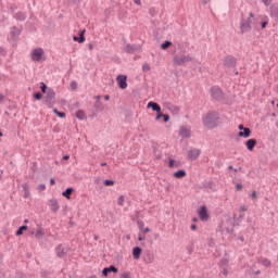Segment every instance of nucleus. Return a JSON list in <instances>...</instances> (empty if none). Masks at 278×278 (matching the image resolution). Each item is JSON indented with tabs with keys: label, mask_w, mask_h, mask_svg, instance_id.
<instances>
[{
	"label": "nucleus",
	"mask_w": 278,
	"mask_h": 278,
	"mask_svg": "<svg viewBox=\"0 0 278 278\" xmlns=\"http://www.w3.org/2000/svg\"><path fill=\"white\" fill-rule=\"evenodd\" d=\"M217 124H218L217 112L207 113L203 117V125L206 126L207 129H214V127H216Z\"/></svg>",
	"instance_id": "nucleus-1"
},
{
	"label": "nucleus",
	"mask_w": 278,
	"mask_h": 278,
	"mask_svg": "<svg viewBox=\"0 0 278 278\" xmlns=\"http://www.w3.org/2000/svg\"><path fill=\"white\" fill-rule=\"evenodd\" d=\"M254 17L255 15L253 13H250V17L241 20V25H240L241 34H247V31H251V23H253Z\"/></svg>",
	"instance_id": "nucleus-2"
},
{
	"label": "nucleus",
	"mask_w": 278,
	"mask_h": 278,
	"mask_svg": "<svg viewBox=\"0 0 278 278\" xmlns=\"http://www.w3.org/2000/svg\"><path fill=\"white\" fill-rule=\"evenodd\" d=\"M188 62H192V56L189 54H177L174 56V64H177V66H186Z\"/></svg>",
	"instance_id": "nucleus-3"
},
{
	"label": "nucleus",
	"mask_w": 278,
	"mask_h": 278,
	"mask_svg": "<svg viewBox=\"0 0 278 278\" xmlns=\"http://www.w3.org/2000/svg\"><path fill=\"white\" fill-rule=\"evenodd\" d=\"M30 60H33V62H42L46 60L45 50H42V48L34 49L30 53Z\"/></svg>",
	"instance_id": "nucleus-4"
},
{
	"label": "nucleus",
	"mask_w": 278,
	"mask_h": 278,
	"mask_svg": "<svg viewBox=\"0 0 278 278\" xmlns=\"http://www.w3.org/2000/svg\"><path fill=\"white\" fill-rule=\"evenodd\" d=\"M45 103L48 108H53L55 105V91L53 89L49 88L47 90Z\"/></svg>",
	"instance_id": "nucleus-5"
},
{
	"label": "nucleus",
	"mask_w": 278,
	"mask_h": 278,
	"mask_svg": "<svg viewBox=\"0 0 278 278\" xmlns=\"http://www.w3.org/2000/svg\"><path fill=\"white\" fill-rule=\"evenodd\" d=\"M94 100V108L97 112H105V110H108V105L103 104V102L101 101V96H96Z\"/></svg>",
	"instance_id": "nucleus-6"
},
{
	"label": "nucleus",
	"mask_w": 278,
	"mask_h": 278,
	"mask_svg": "<svg viewBox=\"0 0 278 278\" xmlns=\"http://www.w3.org/2000/svg\"><path fill=\"white\" fill-rule=\"evenodd\" d=\"M116 81L122 90H125L127 88V76L118 75Z\"/></svg>",
	"instance_id": "nucleus-7"
},
{
	"label": "nucleus",
	"mask_w": 278,
	"mask_h": 278,
	"mask_svg": "<svg viewBox=\"0 0 278 278\" xmlns=\"http://www.w3.org/2000/svg\"><path fill=\"white\" fill-rule=\"evenodd\" d=\"M178 134L180 138H190L191 136L190 126H181Z\"/></svg>",
	"instance_id": "nucleus-8"
},
{
	"label": "nucleus",
	"mask_w": 278,
	"mask_h": 278,
	"mask_svg": "<svg viewBox=\"0 0 278 278\" xmlns=\"http://www.w3.org/2000/svg\"><path fill=\"white\" fill-rule=\"evenodd\" d=\"M211 93L213 99H216L217 101H219V99H223V90L218 87H213L211 89Z\"/></svg>",
	"instance_id": "nucleus-9"
},
{
	"label": "nucleus",
	"mask_w": 278,
	"mask_h": 278,
	"mask_svg": "<svg viewBox=\"0 0 278 278\" xmlns=\"http://www.w3.org/2000/svg\"><path fill=\"white\" fill-rule=\"evenodd\" d=\"M201 220H207L210 218V214L207 213V206L203 205L198 212Z\"/></svg>",
	"instance_id": "nucleus-10"
},
{
	"label": "nucleus",
	"mask_w": 278,
	"mask_h": 278,
	"mask_svg": "<svg viewBox=\"0 0 278 278\" xmlns=\"http://www.w3.org/2000/svg\"><path fill=\"white\" fill-rule=\"evenodd\" d=\"M199 155H201V150L199 149H191L188 151L189 160H197L199 159Z\"/></svg>",
	"instance_id": "nucleus-11"
},
{
	"label": "nucleus",
	"mask_w": 278,
	"mask_h": 278,
	"mask_svg": "<svg viewBox=\"0 0 278 278\" xmlns=\"http://www.w3.org/2000/svg\"><path fill=\"white\" fill-rule=\"evenodd\" d=\"M49 207H50L51 212L56 214L58 210H60V204L58 203V200H55V199L49 200Z\"/></svg>",
	"instance_id": "nucleus-12"
},
{
	"label": "nucleus",
	"mask_w": 278,
	"mask_h": 278,
	"mask_svg": "<svg viewBox=\"0 0 278 278\" xmlns=\"http://www.w3.org/2000/svg\"><path fill=\"white\" fill-rule=\"evenodd\" d=\"M224 66H226V68H233V66H236V59L233 56L226 58Z\"/></svg>",
	"instance_id": "nucleus-13"
},
{
	"label": "nucleus",
	"mask_w": 278,
	"mask_h": 278,
	"mask_svg": "<svg viewBox=\"0 0 278 278\" xmlns=\"http://www.w3.org/2000/svg\"><path fill=\"white\" fill-rule=\"evenodd\" d=\"M67 253H68V249H66V248H64L62 245H59L56 248V255H58V257H65Z\"/></svg>",
	"instance_id": "nucleus-14"
},
{
	"label": "nucleus",
	"mask_w": 278,
	"mask_h": 278,
	"mask_svg": "<svg viewBox=\"0 0 278 278\" xmlns=\"http://www.w3.org/2000/svg\"><path fill=\"white\" fill-rule=\"evenodd\" d=\"M110 273H118V268H116L115 266L111 265L110 267H105L102 270L103 277H108V275H110Z\"/></svg>",
	"instance_id": "nucleus-15"
},
{
	"label": "nucleus",
	"mask_w": 278,
	"mask_h": 278,
	"mask_svg": "<svg viewBox=\"0 0 278 278\" xmlns=\"http://www.w3.org/2000/svg\"><path fill=\"white\" fill-rule=\"evenodd\" d=\"M42 236H45V229H42V227H40V225H37L35 228V238H37V240H40V238H42Z\"/></svg>",
	"instance_id": "nucleus-16"
},
{
	"label": "nucleus",
	"mask_w": 278,
	"mask_h": 278,
	"mask_svg": "<svg viewBox=\"0 0 278 278\" xmlns=\"http://www.w3.org/2000/svg\"><path fill=\"white\" fill-rule=\"evenodd\" d=\"M85 34H86V29H83V30L79 33V37L74 36V37H73V40H74L75 42H79V43L86 42V37L84 36Z\"/></svg>",
	"instance_id": "nucleus-17"
},
{
	"label": "nucleus",
	"mask_w": 278,
	"mask_h": 278,
	"mask_svg": "<svg viewBox=\"0 0 278 278\" xmlns=\"http://www.w3.org/2000/svg\"><path fill=\"white\" fill-rule=\"evenodd\" d=\"M257 144V140L255 139H249L247 142H245V146H247V149L248 151H253V149H255V146Z\"/></svg>",
	"instance_id": "nucleus-18"
},
{
	"label": "nucleus",
	"mask_w": 278,
	"mask_h": 278,
	"mask_svg": "<svg viewBox=\"0 0 278 278\" xmlns=\"http://www.w3.org/2000/svg\"><path fill=\"white\" fill-rule=\"evenodd\" d=\"M141 254H142V249L140 247H136V248L132 249L134 260H140Z\"/></svg>",
	"instance_id": "nucleus-19"
},
{
	"label": "nucleus",
	"mask_w": 278,
	"mask_h": 278,
	"mask_svg": "<svg viewBox=\"0 0 278 278\" xmlns=\"http://www.w3.org/2000/svg\"><path fill=\"white\" fill-rule=\"evenodd\" d=\"M148 108H151L153 112H162V106H160L157 102H153V101L149 102Z\"/></svg>",
	"instance_id": "nucleus-20"
},
{
	"label": "nucleus",
	"mask_w": 278,
	"mask_h": 278,
	"mask_svg": "<svg viewBox=\"0 0 278 278\" xmlns=\"http://www.w3.org/2000/svg\"><path fill=\"white\" fill-rule=\"evenodd\" d=\"M186 172L184 169H179L173 174L174 179H184L186 177Z\"/></svg>",
	"instance_id": "nucleus-21"
},
{
	"label": "nucleus",
	"mask_w": 278,
	"mask_h": 278,
	"mask_svg": "<svg viewBox=\"0 0 278 278\" xmlns=\"http://www.w3.org/2000/svg\"><path fill=\"white\" fill-rule=\"evenodd\" d=\"M239 138H251V128H245L238 132Z\"/></svg>",
	"instance_id": "nucleus-22"
},
{
	"label": "nucleus",
	"mask_w": 278,
	"mask_h": 278,
	"mask_svg": "<svg viewBox=\"0 0 278 278\" xmlns=\"http://www.w3.org/2000/svg\"><path fill=\"white\" fill-rule=\"evenodd\" d=\"M181 166V163L179 161H175L173 159H169L168 161V167L169 168H179Z\"/></svg>",
	"instance_id": "nucleus-23"
},
{
	"label": "nucleus",
	"mask_w": 278,
	"mask_h": 278,
	"mask_svg": "<svg viewBox=\"0 0 278 278\" xmlns=\"http://www.w3.org/2000/svg\"><path fill=\"white\" fill-rule=\"evenodd\" d=\"M73 188H67L65 191L62 192V195L65 197V199H71V194H73Z\"/></svg>",
	"instance_id": "nucleus-24"
},
{
	"label": "nucleus",
	"mask_w": 278,
	"mask_h": 278,
	"mask_svg": "<svg viewBox=\"0 0 278 278\" xmlns=\"http://www.w3.org/2000/svg\"><path fill=\"white\" fill-rule=\"evenodd\" d=\"M22 188L24 190V197H25V199H27V197H29V185L24 184V185H22Z\"/></svg>",
	"instance_id": "nucleus-25"
},
{
	"label": "nucleus",
	"mask_w": 278,
	"mask_h": 278,
	"mask_svg": "<svg viewBox=\"0 0 278 278\" xmlns=\"http://www.w3.org/2000/svg\"><path fill=\"white\" fill-rule=\"evenodd\" d=\"M168 47H173V42H170V41H165V42H163V43L161 45V49H162L163 51H166V49H168Z\"/></svg>",
	"instance_id": "nucleus-26"
},
{
	"label": "nucleus",
	"mask_w": 278,
	"mask_h": 278,
	"mask_svg": "<svg viewBox=\"0 0 278 278\" xmlns=\"http://www.w3.org/2000/svg\"><path fill=\"white\" fill-rule=\"evenodd\" d=\"M53 113L56 114L60 118H66V113L58 111V109H53Z\"/></svg>",
	"instance_id": "nucleus-27"
},
{
	"label": "nucleus",
	"mask_w": 278,
	"mask_h": 278,
	"mask_svg": "<svg viewBox=\"0 0 278 278\" xmlns=\"http://www.w3.org/2000/svg\"><path fill=\"white\" fill-rule=\"evenodd\" d=\"M27 231V226H21L17 230H16V236H23V232Z\"/></svg>",
	"instance_id": "nucleus-28"
},
{
	"label": "nucleus",
	"mask_w": 278,
	"mask_h": 278,
	"mask_svg": "<svg viewBox=\"0 0 278 278\" xmlns=\"http://www.w3.org/2000/svg\"><path fill=\"white\" fill-rule=\"evenodd\" d=\"M76 116L79 118V121H84V118H86V113L84 111H78Z\"/></svg>",
	"instance_id": "nucleus-29"
},
{
	"label": "nucleus",
	"mask_w": 278,
	"mask_h": 278,
	"mask_svg": "<svg viewBox=\"0 0 278 278\" xmlns=\"http://www.w3.org/2000/svg\"><path fill=\"white\" fill-rule=\"evenodd\" d=\"M126 53H134V51H136V49L134 48V46L131 45H127L125 48Z\"/></svg>",
	"instance_id": "nucleus-30"
},
{
	"label": "nucleus",
	"mask_w": 278,
	"mask_h": 278,
	"mask_svg": "<svg viewBox=\"0 0 278 278\" xmlns=\"http://www.w3.org/2000/svg\"><path fill=\"white\" fill-rule=\"evenodd\" d=\"M117 205L124 206L125 205V195H121L117 200Z\"/></svg>",
	"instance_id": "nucleus-31"
},
{
	"label": "nucleus",
	"mask_w": 278,
	"mask_h": 278,
	"mask_svg": "<svg viewBox=\"0 0 278 278\" xmlns=\"http://www.w3.org/2000/svg\"><path fill=\"white\" fill-rule=\"evenodd\" d=\"M142 71L143 73H149V71H151V65H149V63H144L142 65Z\"/></svg>",
	"instance_id": "nucleus-32"
},
{
	"label": "nucleus",
	"mask_w": 278,
	"mask_h": 278,
	"mask_svg": "<svg viewBox=\"0 0 278 278\" xmlns=\"http://www.w3.org/2000/svg\"><path fill=\"white\" fill-rule=\"evenodd\" d=\"M261 264H263V266L268 267V266H270V261H268V258H262Z\"/></svg>",
	"instance_id": "nucleus-33"
},
{
	"label": "nucleus",
	"mask_w": 278,
	"mask_h": 278,
	"mask_svg": "<svg viewBox=\"0 0 278 278\" xmlns=\"http://www.w3.org/2000/svg\"><path fill=\"white\" fill-rule=\"evenodd\" d=\"M15 17L17 18V21H25V14L23 13H17Z\"/></svg>",
	"instance_id": "nucleus-34"
},
{
	"label": "nucleus",
	"mask_w": 278,
	"mask_h": 278,
	"mask_svg": "<svg viewBox=\"0 0 278 278\" xmlns=\"http://www.w3.org/2000/svg\"><path fill=\"white\" fill-rule=\"evenodd\" d=\"M40 88H41V92L47 94V90H49V89H47V85L45 83H41V87Z\"/></svg>",
	"instance_id": "nucleus-35"
},
{
	"label": "nucleus",
	"mask_w": 278,
	"mask_h": 278,
	"mask_svg": "<svg viewBox=\"0 0 278 278\" xmlns=\"http://www.w3.org/2000/svg\"><path fill=\"white\" fill-rule=\"evenodd\" d=\"M163 117H164V114L162 113V111L156 112L155 121H160V118H163Z\"/></svg>",
	"instance_id": "nucleus-36"
},
{
	"label": "nucleus",
	"mask_w": 278,
	"mask_h": 278,
	"mask_svg": "<svg viewBox=\"0 0 278 278\" xmlns=\"http://www.w3.org/2000/svg\"><path fill=\"white\" fill-rule=\"evenodd\" d=\"M12 34L14 36H18V34H21V30L18 28H16V27H13Z\"/></svg>",
	"instance_id": "nucleus-37"
},
{
	"label": "nucleus",
	"mask_w": 278,
	"mask_h": 278,
	"mask_svg": "<svg viewBox=\"0 0 278 278\" xmlns=\"http://www.w3.org/2000/svg\"><path fill=\"white\" fill-rule=\"evenodd\" d=\"M34 98L37 99V101H40V99H42V93L37 92L34 94Z\"/></svg>",
	"instance_id": "nucleus-38"
},
{
	"label": "nucleus",
	"mask_w": 278,
	"mask_h": 278,
	"mask_svg": "<svg viewBox=\"0 0 278 278\" xmlns=\"http://www.w3.org/2000/svg\"><path fill=\"white\" fill-rule=\"evenodd\" d=\"M250 197H251V199H252L253 201H256V200H257V192H256V191H253Z\"/></svg>",
	"instance_id": "nucleus-39"
},
{
	"label": "nucleus",
	"mask_w": 278,
	"mask_h": 278,
	"mask_svg": "<svg viewBox=\"0 0 278 278\" xmlns=\"http://www.w3.org/2000/svg\"><path fill=\"white\" fill-rule=\"evenodd\" d=\"M104 186H114V180H104Z\"/></svg>",
	"instance_id": "nucleus-40"
},
{
	"label": "nucleus",
	"mask_w": 278,
	"mask_h": 278,
	"mask_svg": "<svg viewBox=\"0 0 278 278\" xmlns=\"http://www.w3.org/2000/svg\"><path fill=\"white\" fill-rule=\"evenodd\" d=\"M147 236L139 233L138 240L139 242H142L143 240H146Z\"/></svg>",
	"instance_id": "nucleus-41"
},
{
	"label": "nucleus",
	"mask_w": 278,
	"mask_h": 278,
	"mask_svg": "<svg viewBox=\"0 0 278 278\" xmlns=\"http://www.w3.org/2000/svg\"><path fill=\"white\" fill-rule=\"evenodd\" d=\"M71 88H72V90H77V83L72 81L71 83Z\"/></svg>",
	"instance_id": "nucleus-42"
},
{
	"label": "nucleus",
	"mask_w": 278,
	"mask_h": 278,
	"mask_svg": "<svg viewBox=\"0 0 278 278\" xmlns=\"http://www.w3.org/2000/svg\"><path fill=\"white\" fill-rule=\"evenodd\" d=\"M262 2L264 3V5L268 7L270 5V3H273V0H262Z\"/></svg>",
	"instance_id": "nucleus-43"
},
{
	"label": "nucleus",
	"mask_w": 278,
	"mask_h": 278,
	"mask_svg": "<svg viewBox=\"0 0 278 278\" xmlns=\"http://www.w3.org/2000/svg\"><path fill=\"white\" fill-rule=\"evenodd\" d=\"M163 119H164V123H168V121H170V116L163 114Z\"/></svg>",
	"instance_id": "nucleus-44"
},
{
	"label": "nucleus",
	"mask_w": 278,
	"mask_h": 278,
	"mask_svg": "<svg viewBox=\"0 0 278 278\" xmlns=\"http://www.w3.org/2000/svg\"><path fill=\"white\" fill-rule=\"evenodd\" d=\"M222 275H224V277H227V275H229V270L227 268H224L222 270Z\"/></svg>",
	"instance_id": "nucleus-45"
},
{
	"label": "nucleus",
	"mask_w": 278,
	"mask_h": 278,
	"mask_svg": "<svg viewBox=\"0 0 278 278\" xmlns=\"http://www.w3.org/2000/svg\"><path fill=\"white\" fill-rule=\"evenodd\" d=\"M122 278H131V274L124 273V274H122Z\"/></svg>",
	"instance_id": "nucleus-46"
},
{
	"label": "nucleus",
	"mask_w": 278,
	"mask_h": 278,
	"mask_svg": "<svg viewBox=\"0 0 278 278\" xmlns=\"http://www.w3.org/2000/svg\"><path fill=\"white\" fill-rule=\"evenodd\" d=\"M138 227H139V229H144V223L138 222Z\"/></svg>",
	"instance_id": "nucleus-47"
},
{
	"label": "nucleus",
	"mask_w": 278,
	"mask_h": 278,
	"mask_svg": "<svg viewBox=\"0 0 278 278\" xmlns=\"http://www.w3.org/2000/svg\"><path fill=\"white\" fill-rule=\"evenodd\" d=\"M240 212H247V210H249L245 205H242V206H240Z\"/></svg>",
	"instance_id": "nucleus-48"
},
{
	"label": "nucleus",
	"mask_w": 278,
	"mask_h": 278,
	"mask_svg": "<svg viewBox=\"0 0 278 278\" xmlns=\"http://www.w3.org/2000/svg\"><path fill=\"white\" fill-rule=\"evenodd\" d=\"M0 55L5 56V49H3V48H1V47H0Z\"/></svg>",
	"instance_id": "nucleus-49"
},
{
	"label": "nucleus",
	"mask_w": 278,
	"mask_h": 278,
	"mask_svg": "<svg viewBox=\"0 0 278 278\" xmlns=\"http://www.w3.org/2000/svg\"><path fill=\"white\" fill-rule=\"evenodd\" d=\"M150 14L152 15V16H155V14H156V12H155V9H150Z\"/></svg>",
	"instance_id": "nucleus-50"
},
{
	"label": "nucleus",
	"mask_w": 278,
	"mask_h": 278,
	"mask_svg": "<svg viewBox=\"0 0 278 278\" xmlns=\"http://www.w3.org/2000/svg\"><path fill=\"white\" fill-rule=\"evenodd\" d=\"M242 189V184H237L236 185V190H241Z\"/></svg>",
	"instance_id": "nucleus-51"
},
{
	"label": "nucleus",
	"mask_w": 278,
	"mask_h": 278,
	"mask_svg": "<svg viewBox=\"0 0 278 278\" xmlns=\"http://www.w3.org/2000/svg\"><path fill=\"white\" fill-rule=\"evenodd\" d=\"M245 129H247V128L244 127V125H242V124L239 125V130H240V131H244Z\"/></svg>",
	"instance_id": "nucleus-52"
},
{
	"label": "nucleus",
	"mask_w": 278,
	"mask_h": 278,
	"mask_svg": "<svg viewBox=\"0 0 278 278\" xmlns=\"http://www.w3.org/2000/svg\"><path fill=\"white\" fill-rule=\"evenodd\" d=\"M88 49H89V51H92V49H94V45L89 43V45H88Z\"/></svg>",
	"instance_id": "nucleus-53"
},
{
	"label": "nucleus",
	"mask_w": 278,
	"mask_h": 278,
	"mask_svg": "<svg viewBox=\"0 0 278 278\" xmlns=\"http://www.w3.org/2000/svg\"><path fill=\"white\" fill-rule=\"evenodd\" d=\"M134 2L136 3V5H142V2L140 0H134Z\"/></svg>",
	"instance_id": "nucleus-54"
},
{
	"label": "nucleus",
	"mask_w": 278,
	"mask_h": 278,
	"mask_svg": "<svg viewBox=\"0 0 278 278\" xmlns=\"http://www.w3.org/2000/svg\"><path fill=\"white\" fill-rule=\"evenodd\" d=\"M149 231H151V229L149 227L143 229V233H149Z\"/></svg>",
	"instance_id": "nucleus-55"
},
{
	"label": "nucleus",
	"mask_w": 278,
	"mask_h": 278,
	"mask_svg": "<svg viewBox=\"0 0 278 278\" xmlns=\"http://www.w3.org/2000/svg\"><path fill=\"white\" fill-rule=\"evenodd\" d=\"M30 236H36V228H33V229H31Z\"/></svg>",
	"instance_id": "nucleus-56"
},
{
	"label": "nucleus",
	"mask_w": 278,
	"mask_h": 278,
	"mask_svg": "<svg viewBox=\"0 0 278 278\" xmlns=\"http://www.w3.org/2000/svg\"><path fill=\"white\" fill-rule=\"evenodd\" d=\"M5 100V96L0 94V103L3 102Z\"/></svg>",
	"instance_id": "nucleus-57"
},
{
	"label": "nucleus",
	"mask_w": 278,
	"mask_h": 278,
	"mask_svg": "<svg viewBox=\"0 0 278 278\" xmlns=\"http://www.w3.org/2000/svg\"><path fill=\"white\" fill-rule=\"evenodd\" d=\"M50 184H51V186H55V179H54V178H51V179H50Z\"/></svg>",
	"instance_id": "nucleus-58"
},
{
	"label": "nucleus",
	"mask_w": 278,
	"mask_h": 278,
	"mask_svg": "<svg viewBox=\"0 0 278 278\" xmlns=\"http://www.w3.org/2000/svg\"><path fill=\"white\" fill-rule=\"evenodd\" d=\"M266 25H268V22H263V23H262V28H263V29L266 28Z\"/></svg>",
	"instance_id": "nucleus-59"
},
{
	"label": "nucleus",
	"mask_w": 278,
	"mask_h": 278,
	"mask_svg": "<svg viewBox=\"0 0 278 278\" xmlns=\"http://www.w3.org/2000/svg\"><path fill=\"white\" fill-rule=\"evenodd\" d=\"M40 190H45L46 186L45 185H39L38 187Z\"/></svg>",
	"instance_id": "nucleus-60"
},
{
	"label": "nucleus",
	"mask_w": 278,
	"mask_h": 278,
	"mask_svg": "<svg viewBox=\"0 0 278 278\" xmlns=\"http://www.w3.org/2000/svg\"><path fill=\"white\" fill-rule=\"evenodd\" d=\"M192 231L197 230V225H191Z\"/></svg>",
	"instance_id": "nucleus-61"
},
{
	"label": "nucleus",
	"mask_w": 278,
	"mask_h": 278,
	"mask_svg": "<svg viewBox=\"0 0 278 278\" xmlns=\"http://www.w3.org/2000/svg\"><path fill=\"white\" fill-rule=\"evenodd\" d=\"M63 160H71V156L70 155H64Z\"/></svg>",
	"instance_id": "nucleus-62"
},
{
	"label": "nucleus",
	"mask_w": 278,
	"mask_h": 278,
	"mask_svg": "<svg viewBox=\"0 0 278 278\" xmlns=\"http://www.w3.org/2000/svg\"><path fill=\"white\" fill-rule=\"evenodd\" d=\"M104 101H110V96H104Z\"/></svg>",
	"instance_id": "nucleus-63"
},
{
	"label": "nucleus",
	"mask_w": 278,
	"mask_h": 278,
	"mask_svg": "<svg viewBox=\"0 0 278 278\" xmlns=\"http://www.w3.org/2000/svg\"><path fill=\"white\" fill-rule=\"evenodd\" d=\"M228 170H233V166L229 165Z\"/></svg>",
	"instance_id": "nucleus-64"
}]
</instances>
